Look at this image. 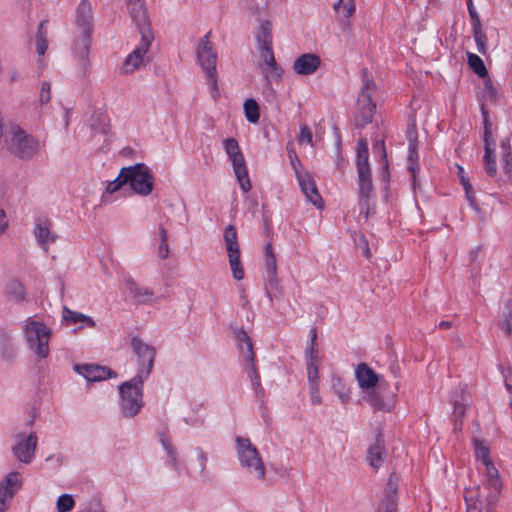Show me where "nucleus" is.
Returning a JSON list of instances; mask_svg holds the SVG:
<instances>
[{"mask_svg": "<svg viewBox=\"0 0 512 512\" xmlns=\"http://www.w3.org/2000/svg\"><path fill=\"white\" fill-rule=\"evenodd\" d=\"M356 168L360 215L368 219L374 214L375 205L368 145L364 140H360L356 147Z\"/></svg>", "mask_w": 512, "mask_h": 512, "instance_id": "f257e3e1", "label": "nucleus"}, {"mask_svg": "<svg viewBox=\"0 0 512 512\" xmlns=\"http://www.w3.org/2000/svg\"><path fill=\"white\" fill-rule=\"evenodd\" d=\"M23 334L29 351L37 360H44L49 356L52 330L46 323L28 318L23 324Z\"/></svg>", "mask_w": 512, "mask_h": 512, "instance_id": "f03ea898", "label": "nucleus"}, {"mask_svg": "<svg viewBox=\"0 0 512 512\" xmlns=\"http://www.w3.org/2000/svg\"><path fill=\"white\" fill-rule=\"evenodd\" d=\"M355 378L359 388L364 391L363 399L369 405L379 411H389L392 408L391 403L386 402L377 390L382 377L371 367L365 363L357 365Z\"/></svg>", "mask_w": 512, "mask_h": 512, "instance_id": "7ed1b4c3", "label": "nucleus"}, {"mask_svg": "<svg viewBox=\"0 0 512 512\" xmlns=\"http://www.w3.org/2000/svg\"><path fill=\"white\" fill-rule=\"evenodd\" d=\"M235 450L241 468L254 480L264 481L266 478V465L250 439L237 437Z\"/></svg>", "mask_w": 512, "mask_h": 512, "instance_id": "20e7f679", "label": "nucleus"}, {"mask_svg": "<svg viewBox=\"0 0 512 512\" xmlns=\"http://www.w3.org/2000/svg\"><path fill=\"white\" fill-rule=\"evenodd\" d=\"M143 384V381L138 382L136 379L131 378L119 385L118 404L120 414L123 418L133 419L140 413L144 406Z\"/></svg>", "mask_w": 512, "mask_h": 512, "instance_id": "39448f33", "label": "nucleus"}, {"mask_svg": "<svg viewBox=\"0 0 512 512\" xmlns=\"http://www.w3.org/2000/svg\"><path fill=\"white\" fill-rule=\"evenodd\" d=\"M197 63L206 73L207 82L211 89V95L214 99L219 96L216 63L217 54L214 51L213 44L209 40V36L202 37L196 47Z\"/></svg>", "mask_w": 512, "mask_h": 512, "instance_id": "423d86ee", "label": "nucleus"}, {"mask_svg": "<svg viewBox=\"0 0 512 512\" xmlns=\"http://www.w3.org/2000/svg\"><path fill=\"white\" fill-rule=\"evenodd\" d=\"M76 26L78 38L75 42V51L85 60L90 49V36L93 26L92 8L87 0H82L77 8Z\"/></svg>", "mask_w": 512, "mask_h": 512, "instance_id": "0eeeda50", "label": "nucleus"}, {"mask_svg": "<svg viewBox=\"0 0 512 512\" xmlns=\"http://www.w3.org/2000/svg\"><path fill=\"white\" fill-rule=\"evenodd\" d=\"M223 148L231 161L240 189L243 193L249 192L252 185L248 175L246 161L237 140L235 138H226L223 141Z\"/></svg>", "mask_w": 512, "mask_h": 512, "instance_id": "6e6552de", "label": "nucleus"}, {"mask_svg": "<svg viewBox=\"0 0 512 512\" xmlns=\"http://www.w3.org/2000/svg\"><path fill=\"white\" fill-rule=\"evenodd\" d=\"M474 456L476 460L481 461L485 468V475L488 477V484L490 487V494L488 498L493 500L500 494L502 483L498 470L494 467L489 457V447L487 443L479 438L473 439Z\"/></svg>", "mask_w": 512, "mask_h": 512, "instance_id": "1a4fd4ad", "label": "nucleus"}, {"mask_svg": "<svg viewBox=\"0 0 512 512\" xmlns=\"http://www.w3.org/2000/svg\"><path fill=\"white\" fill-rule=\"evenodd\" d=\"M131 345L136 356L137 364V371L133 379H136L138 382H144L152 372L156 357V349L137 337L132 339Z\"/></svg>", "mask_w": 512, "mask_h": 512, "instance_id": "9d476101", "label": "nucleus"}, {"mask_svg": "<svg viewBox=\"0 0 512 512\" xmlns=\"http://www.w3.org/2000/svg\"><path fill=\"white\" fill-rule=\"evenodd\" d=\"M127 184L137 195L146 197L154 188V177L151 170L144 164L138 163L124 167Z\"/></svg>", "mask_w": 512, "mask_h": 512, "instance_id": "9b49d317", "label": "nucleus"}, {"mask_svg": "<svg viewBox=\"0 0 512 512\" xmlns=\"http://www.w3.org/2000/svg\"><path fill=\"white\" fill-rule=\"evenodd\" d=\"M376 91L374 81L366 74L363 77V84L361 86L356 103V121L360 125H365L371 122L375 111L376 104L373 102V95Z\"/></svg>", "mask_w": 512, "mask_h": 512, "instance_id": "f8f14e48", "label": "nucleus"}, {"mask_svg": "<svg viewBox=\"0 0 512 512\" xmlns=\"http://www.w3.org/2000/svg\"><path fill=\"white\" fill-rule=\"evenodd\" d=\"M9 149L22 159H30L40 150V143L22 128L14 127L10 132Z\"/></svg>", "mask_w": 512, "mask_h": 512, "instance_id": "ddd939ff", "label": "nucleus"}, {"mask_svg": "<svg viewBox=\"0 0 512 512\" xmlns=\"http://www.w3.org/2000/svg\"><path fill=\"white\" fill-rule=\"evenodd\" d=\"M141 34V42L139 45L125 58L122 65V72L124 74H132L139 70L147 63L146 54L150 49L153 41V35L150 31V26L145 28H138Z\"/></svg>", "mask_w": 512, "mask_h": 512, "instance_id": "4468645a", "label": "nucleus"}, {"mask_svg": "<svg viewBox=\"0 0 512 512\" xmlns=\"http://www.w3.org/2000/svg\"><path fill=\"white\" fill-rule=\"evenodd\" d=\"M223 239L232 277L236 281H241L244 279L245 273L243 264L241 262L237 232L233 225H228L224 229Z\"/></svg>", "mask_w": 512, "mask_h": 512, "instance_id": "2eb2a0df", "label": "nucleus"}, {"mask_svg": "<svg viewBox=\"0 0 512 512\" xmlns=\"http://www.w3.org/2000/svg\"><path fill=\"white\" fill-rule=\"evenodd\" d=\"M22 475L17 471H11L0 480V512H6L10 504L21 488Z\"/></svg>", "mask_w": 512, "mask_h": 512, "instance_id": "dca6fc26", "label": "nucleus"}, {"mask_svg": "<svg viewBox=\"0 0 512 512\" xmlns=\"http://www.w3.org/2000/svg\"><path fill=\"white\" fill-rule=\"evenodd\" d=\"M37 446V435L35 432L19 433L15 437L12 447L13 455L22 463L32 462Z\"/></svg>", "mask_w": 512, "mask_h": 512, "instance_id": "f3484780", "label": "nucleus"}, {"mask_svg": "<svg viewBox=\"0 0 512 512\" xmlns=\"http://www.w3.org/2000/svg\"><path fill=\"white\" fill-rule=\"evenodd\" d=\"M490 494V487L488 484V479L483 487L481 486H473L469 487L465 491V501L467 505V512H481V506L483 503H487L488 505L493 504L498 495L490 500L488 498Z\"/></svg>", "mask_w": 512, "mask_h": 512, "instance_id": "a211bd4d", "label": "nucleus"}, {"mask_svg": "<svg viewBox=\"0 0 512 512\" xmlns=\"http://www.w3.org/2000/svg\"><path fill=\"white\" fill-rule=\"evenodd\" d=\"M481 111L484 119V143H485V153H484V164H485V171L488 175L491 177H495L497 175V164L496 159L494 156V140L491 136V132L489 130V119H488V113L484 107V105L481 106Z\"/></svg>", "mask_w": 512, "mask_h": 512, "instance_id": "6ab92c4d", "label": "nucleus"}, {"mask_svg": "<svg viewBox=\"0 0 512 512\" xmlns=\"http://www.w3.org/2000/svg\"><path fill=\"white\" fill-rule=\"evenodd\" d=\"M124 286L137 303L152 304L157 301L155 292L151 288L138 284L130 277L124 280Z\"/></svg>", "mask_w": 512, "mask_h": 512, "instance_id": "aec40b11", "label": "nucleus"}, {"mask_svg": "<svg viewBox=\"0 0 512 512\" xmlns=\"http://www.w3.org/2000/svg\"><path fill=\"white\" fill-rule=\"evenodd\" d=\"M321 65V59L313 53H305L298 56L292 65L293 71L299 76L314 74Z\"/></svg>", "mask_w": 512, "mask_h": 512, "instance_id": "412c9836", "label": "nucleus"}, {"mask_svg": "<svg viewBox=\"0 0 512 512\" xmlns=\"http://www.w3.org/2000/svg\"><path fill=\"white\" fill-rule=\"evenodd\" d=\"M297 180L306 199L310 201L315 207L321 209L323 207V200L318 193L312 176L308 172H297Z\"/></svg>", "mask_w": 512, "mask_h": 512, "instance_id": "4be33fe9", "label": "nucleus"}, {"mask_svg": "<svg viewBox=\"0 0 512 512\" xmlns=\"http://www.w3.org/2000/svg\"><path fill=\"white\" fill-rule=\"evenodd\" d=\"M451 403L453 405V417L462 420L470 405V395L466 386H457L451 394Z\"/></svg>", "mask_w": 512, "mask_h": 512, "instance_id": "5701e85b", "label": "nucleus"}, {"mask_svg": "<svg viewBox=\"0 0 512 512\" xmlns=\"http://www.w3.org/2000/svg\"><path fill=\"white\" fill-rule=\"evenodd\" d=\"M74 370L90 382L103 381L113 376L109 368L95 364L75 365Z\"/></svg>", "mask_w": 512, "mask_h": 512, "instance_id": "b1692460", "label": "nucleus"}, {"mask_svg": "<svg viewBox=\"0 0 512 512\" xmlns=\"http://www.w3.org/2000/svg\"><path fill=\"white\" fill-rule=\"evenodd\" d=\"M34 236L38 245L45 251H47L49 246L57 239L56 233L52 230V223L49 220H40L37 222L34 228Z\"/></svg>", "mask_w": 512, "mask_h": 512, "instance_id": "393cba45", "label": "nucleus"}, {"mask_svg": "<svg viewBox=\"0 0 512 512\" xmlns=\"http://www.w3.org/2000/svg\"><path fill=\"white\" fill-rule=\"evenodd\" d=\"M126 3L130 17L137 28L150 26L147 10L143 0H126Z\"/></svg>", "mask_w": 512, "mask_h": 512, "instance_id": "a878e982", "label": "nucleus"}, {"mask_svg": "<svg viewBox=\"0 0 512 512\" xmlns=\"http://www.w3.org/2000/svg\"><path fill=\"white\" fill-rule=\"evenodd\" d=\"M255 37L262 53L272 52V24L270 21L263 20L259 23Z\"/></svg>", "mask_w": 512, "mask_h": 512, "instance_id": "bb28decb", "label": "nucleus"}, {"mask_svg": "<svg viewBox=\"0 0 512 512\" xmlns=\"http://www.w3.org/2000/svg\"><path fill=\"white\" fill-rule=\"evenodd\" d=\"M160 444L165 452L166 465L179 473L181 470V462L177 448L173 445L170 438L164 434L160 436Z\"/></svg>", "mask_w": 512, "mask_h": 512, "instance_id": "cd10ccee", "label": "nucleus"}, {"mask_svg": "<svg viewBox=\"0 0 512 512\" xmlns=\"http://www.w3.org/2000/svg\"><path fill=\"white\" fill-rule=\"evenodd\" d=\"M262 58L259 68L265 80L270 82L281 78L282 72L277 66L273 52L262 53Z\"/></svg>", "mask_w": 512, "mask_h": 512, "instance_id": "c85d7f7f", "label": "nucleus"}, {"mask_svg": "<svg viewBox=\"0 0 512 512\" xmlns=\"http://www.w3.org/2000/svg\"><path fill=\"white\" fill-rule=\"evenodd\" d=\"M62 318L68 324H78L79 328H94L96 326V322L91 316L71 310L68 307H63Z\"/></svg>", "mask_w": 512, "mask_h": 512, "instance_id": "c756f323", "label": "nucleus"}, {"mask_svg": "<svg viewBox=\"0 0 512 512\" xmlns=\"http://www.w3.org/2000/svg\"><path fill=\"white\" fill-rule=\"evenodd\" d=\"M385 454L384 442L378 438L376 442L369 447L366 461L372 468L377 470L384 463Z\"/></svg>", "mask_w": 512, "mask_h": 512, "instance_id": "7c9ffc66", "label": "nucleus"}, {"mask_svg": "<svg viewBox=\"0 0 512 512\" xmlns=\"http://www.w3.org/2000/svg\"><path fill=\"white\" fill-rule=\"evenodd\" d=\"M321 360L319 348L317 345H309L305 349V363L307 377L319 375V362Z\"/></svg>", "mask_w": 512, "mask_h": 512, "instance_id": "2f4dec72", "label": "nucleus"}, {"mask_svg": "<svg viewBox=\"0 0 512 512\" xmlns=\"http://www.w3.org/2000/svg\"><path fill=\"white\" fill-rule=\"evenodd\" d=\"M5 293L10 300L17 303L24 301L26 298V291L23 284L16 279H10L6 282Z\"/></svg>", "mask_w": 512, "mask_h": 512, "instance_id": "473e14b6", "label": "nucleus"}, {"mask_svg": "<svg viewBox=\"0 0 512 512\" xmlns=\"http://www.w3.org/2000/svg\"><path fill=\"white\" fill-rule=\"evenodd\" d=\"M238 345L241 350V353L244 357V359L249 362L250 364H253L255 354L253 352V346L252 342L248 336V334L241 330L238 332Z\"/></svg>", "mask_w": 512, "mask_h": 512, "instance_id": "72a5a7b5", "label": "nucleus"}, {"mask_svg": "<svg viewBox=\"0 0 512 512\" xmlns=\"http://www.w3.org/2000/svg\"><path fill=\"white\" fill-rule=\"evenodd\" d=\"M331 388L339 400L346 403L350 400L351 390L346 382L339 376H333L331 379Z\"/></svg>", "mask_w": 512, "mask_h": 512, "instance_id": "f704fd0d", "label": "nucleus"}, {"mask_svg": "<svg viewBox=\"0 0 512 512\" xmlns=\"http://www.w3.org/2000/svg\"><path fill=\"white\" fill-rule=\"evenodd\" d=\"M127 184L126 174L124 167L120 170L118 177L110 181L102 195V202L109 203L110 197L113 193L117 192L123 185Z\"/></svg>", "mask_w": 512, "mask_h": 512, "instance_id": "c9c22d12", "label": "nucleus"}, {"mask_svg": "<svg viewBox=\"0 0 512 512\" xmlns=\"http://www.w3.org/2000/svg\"><path fill=\"white\" fill-rule=\"evenodd\" d=\"M333 8L339 16L348 21L356 11L355 0H337Z\"/></svg>", "mask_w": 512, "mask_h": 512, "instance_id": "e433bc0d", "label": "nucleus"}, {"mask_svg": "<svg viewBox=\"0 0 512 512\" xmlns=\"http://www.w3.org/2000/svg\"><path fill=\"white\" fill-rule=\"evenodd\" d=\"M243 111L249 123H258L260 118L259 105L254 99L249 98L244 101Z\"/></svg>", "mask_w": 512, "mask_h": 512, "instance_id": "4c0bfd02", "label": "nucleus"}, {"mask_svg": "<svg viewBox=\"0 0 512 512\" xmlns=\"http://www.w3.org/2000/svg\"><path fill=\"white\" fill-rule=\"evenodd\" d=\"M389 488L391 494L381 502L376 512H396V484L390 481Z\"/></svg>", "mask_w": 512, "mask_h": 512, "instance_id": "58836bf2", "label": "nucleus"}, {"mask_svg": "<svg viewBox=\"0 0 512 512\" xmlns=\"http://www.w3.org/2000/svg\"><path fill=\"white\" fill-rule=\"evenodd\" d=\"M502 148V167L507 176L512 180V153L508 141L501 143Z\"/></svg>", "mask_w": 512, "mask_h": 512, "instance_id": "ea45409f", "label": "nucleus"}, {"mask_svg": "<svg viewBox=\"0 0 512 512\" xmlns=\"http://www.w3.org/2000/svg\"><path fill=\"white\" fill-rule=\"evenodd\" d=\"M307 380L309 384L311 402L315 405H320L322 403V397L319 390V375L313 377L309 376L307 377Z\"/></svg>", "mask_w": 512, "mask_h": 512, "instance_id": "a19ab883", "label": "nucleus"}, {"mask_svg": "<svg viewBox=\"0 0 512 512\" xmlns=\"http://www.w3.org/2000/svg\"><path fill=\"white\" fill-rule=\"evenodd\" d=\"M467 57L470 68L480 77H484L487 74V70L482 59L474 53H468Z\"/></svg>", "mask_w": 512, "mask_h": 512, "instance_id": "79ce46f5", "label": "nucleus"}, {"mask_svg": "<svg viewBox=\"0 0 512 512\" xmlns=\"http://www.w3.org/2000/svg\"><path fill=\"white\" fill-rule=\"evenodd\" d=\"M75 506V501L72 495L62 494L56 500L57 512H69Z\"/></svg>", "mask_w": 512, "mask_h": 512, "instance_id": "37998d69", "label": "nucleus"}, {"mask_svg": "<svg viewBox=\"0 0 512 512\" xmlns=\"http://www.w3.org/2000/svg\"><path fill=\"white\" fill-rule=\"evenodd\" d=\"M459 168V176H460V181H461V184L463 185L464 187V190H465V194H466V199L469 201L470 203V206L476 210V211H479V208L476 204V201H475V198L473 196V191H472V187L468 181V179L463 175V169L462 167H458Z\"/></svg>", "mask_w": 512, "mask_h": 512, "instance_id": "c03bdc74", "label": "nucleus"}, {"mask_svg": "<svg viewBox=\"0 0 512 512\" xmlns=\"http://www.w3.org/2000/svg\"><path fill=\"white\" fill-rule=\"evenodd\" d=\"M194 455L199 471L203 473L207 466L208 455L201 447H196L194 449Z\"/></svg>", "mask_w": 512, "mask_h": 512, "instance_id": "a18cd8bd", "label": "nucleus"}, {"mask_svg": "<svg viewBox=\"0 0 512 512\" xmlns=\"http://www.w3.org/2000/svg\"><path fill=\"white\" fill-rule=\"evenodd\" d=\"M43 24L40 25L36 36V51L39 55H43L48 47L45 32L42 31Z\"/></svg>", "mask_w": 512, "mask_h": 512, "instance_id": "49530a36", "label": "nucleus"}, {"mask_svg": "<svg viewBox=\"0 0 512 512\" xmlns=\"http://www.w3.org/2000/svg\"><path fill=\"white\" fill-rule=\"evenodd\" d=\"M474 38L481 53L485 52L486 35L482 31L480 24L474 25Z\"/></svg>", "mask_w": 512, "mask_h": 512, "instance_id": "de8ad7c7", "label": "nucleus"}, {"mask_svg": "<svg viewBox=\"0 0 512 512\" xmlns=\"http://www.w3.org/2000/svg\"><path fill=\"white\" fill-rule=\"evenodd\" d=\"M297 140L300 144H309L310 146H313V135L309 127L306 125L302 126L300 128L299 135L297 137Z\"/></svg>", "mask_w": 512, "mask_h": 512, "instance_id": "09e8293b", "label": "nucleus"}, {"mask_svg": "<svg viewBox=\"0 0 512 512\" xmlns=\"http://www.w3.org/2000/svg\"><path fill=\"white\" fill-rule=\"evenodd\" d=\"M83 512H107L99 499L92 498L86 502Z\"/></svg>", "mask_w": 512, "mask_h": 512, "instance_id": "8fccbe9b", "label": "nucleus"}, {"mask_svg": "<svg viewBox=\"0 0 512 512\" xmlns=\"http://www.w3.org/2000/svg\"><path fill=\"white\" fill-rule=\"evenodd\" d=\"M50 83L49 82H42L40 87V95L39 99L41 103H47L50 100Z\"/></svg>", "mask_w": 512, "mask_h": 512, "instance_id": "3c124183", "label": "nucleus"}, {"mask_svg": "<svg viewBox=\"0 0 512 512\" xmlns=\"http://www.w3.org/2000/svg\"><path fill=\"white\" fill-rule=\"evenodd\" d=\"M355 242L356 245L361 249L363 256L370 258L371 252L367 239L364 236H360L357 240H355Z\"/></svg>", "mask_w": 512, "mask_h": 512, "instance_id": "603ef678", "label": "nucleus"}, {"mask_svg": "<svg viewBox=\"0 0 512 512\" xmlns=\"http://www.w3.org/2000/svg\"><path fill=\"white\" fill-rule=\"evenodd\" d=\"M265 266L267 273L271 276H274L277 271L276 257L265 258Z\"/></svg>", "mask_w": 512, "mask_h": 512, "instance_id": "864d4df0", "label": "nucleus"}, {"mask_svg": "<svg viewBox=\"0 0 512 512\" xmlns=\"http://www.w3.org/2000/svg\"><path fill=\"white\" fill-rule=\"evenodd\" d=\"M9 227V221L7 219L6 212L0 208V236L6 232Z\"/></svg>", "mask_w": 512, "mask_h": 512, "instance_id": "5fc2aeb1", "label": "nucleus"}, {"mask_svg": "<svg viewBox=\"0 0 512 512\" xmlns=\"http://www.w3.org/2000/svg\"><path fill=\"white\" fill-rule=\"evenodd\" d=\"M485 96L487 99L491 100V101H494L496 100L497 96H496V90L494 89V87L491 85V83H486L485 84Z\"/></svg>", "mask_w": 512, "mask_h": 512, "instance_id": "6e6d98bb", "label": "nucleus"}, {"mask_svg": "<svg viewBox=\"0 0 512 512\" xmlns=\"http://www.w3.org/2000/svg\"><path fill=\"white\" fill-rule=\"evenodd\" d=\"M468 11H469L471 18L473 19V25H479L480 20H479L476 10L474 9V7L472 5V0H468Z\"/></svg>", "mask_w": 512, "mask_h": 512, "instance_id": "4d7b16f0", "label": "nucleus"}, {"mask_svg": "<svg viewBox=\"0 0 512 512\" xmlns=\"http://www.w3.org/2000/svg\"><path fill=\"white\" fill-rule=\"evenodd\" d=\"M169 248L167 242L161 243L159 246L158 255L161 259H165L168 256Z\"/></svg>", "mask_w": 512, "mask_h": 512, "instance_id": "13d9d810", "label": "nucleus"}, {"mask_svg": "<svg viewBox=\"0 0 512 512\" xmlns=\"http://www.w3.org/2000/svg\"><path fill=\"white\" fill-rule=\"evenodd\" d=\"M408 158L411 163H413L417 160V153L415 151V144L413 142H410V145H409V157Z\"/></svg>", "mask_w": 512, "mask_h": 512, "instance_id": "bf43d9fd", "label": "nucleus"}, {"mask_svg": "<svg viewBox=\"0 0 512 512\" xmlns=\"http://www.w3.org/2000/svg\"><path fill=\"white\" fill-rule=\"evenodd\" d=\"M264 251H265V258L276 257L274 252H273V247H272L271 243H267L265 245Z\"/></svg>", "mask_w": 512, "mask_h": 512, "instance_id": "052dcab7", "label": "nucleus"}, {"mask_svg": "<svg viewBox=\"0 0 512 512\" xmlns=\"http://www.w3.org/2000/svg\"><path fill=\"white\" fill-rule=\"evenodd\" d=\"M292 167L295 171V175L297 176V172H300L299 167L301 166L300 161L297 157L291 160Z\"/></svg>", "mask_w": 512, "mask_h": 512, "instance_id": "680f3d73", "label": "nucleus"}, {"mask_svg": "<svg viewBox=\"0 0 512 512\" xmlns=\"http://www.w3.org/2000/svg\"><path fill=\"white\" fill-rule=\"evenodd\" d=\"M8 77H9V80H10L11 82H16V81H18V80H19V78H20V74H19L17 71L12 70V71H10V72H9Z\"/></svg>", "mask_w": 512, "mask_h": 512, "instance_id": "e2e57ef3", "label": "nucleus"}, {"mask_svg": "<svg viewBox=\"0 0 512 512\" xmlns=\"http://www.w3.org/2000/svg\"><path fill=\"white\" fill-rule=\"evenodd\" d=\"M159 231H160V236H161V242L164 243V242H167V231L164 227H160L159 228Z\"/></svg>", "mask_w": 512, "mask_h": 512, "instance_id": "0e129e2a", "label": "nucleus"}, {"mask_svg": "<svg viewBox=\"0 0 512 512\" xmlns=\"http://www.w3.org/2000/svg\"><path fill=\"white\" fill-rule=\"evenodd\" d=\"M316 337H317L316 331L313 329L310 330V344L309 345H317Z\"/></svg>", "mask_w": 512, "mask_h": 512, "instance_id": "69168bd1", "label": "nucleus"}, {"mask_svg": "<svg viewBox=\"0 0 512 512\" xmlns=\"http://www.w3.org/2000/svg\"><path fill=\"white\" fill-rule=\"evenodd\" d=\"M503 329L507 330L508 332L511 331V324L509 322H505L502 325Z\"/></svg>", "mask_w": 512, "mask_h": 512, "instance_id": "338daca9", "label": "nucleus"}, {"mask_svg": "<svg viewBox=\"0 0 512 512\" xmlns=\"http://www.w3.org/2000/svg\"><path fill=\"white\" fill-rule=\"evenodd\" d=\"M380 147H381V150L383 152V157L386 158V151H385V147H384V143L383 142L380 143Z\"/></svg>", "mask_w": 512, "mask_h": 512, "instance_id": "774afa93", "label": "nucleus"}]
</instances>
